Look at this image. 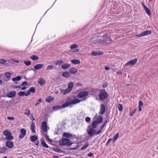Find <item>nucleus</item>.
<instances>
[{
	"mask_svg": "<svg viewBox=\"0 0 158 158\" xmlns=\"http://www.w3.org/2000/svg\"><path fill=\"white\" fill-rule=\"evenodd\" d=\"M89 145L88 142H86L85 144H84L81 148V150H85Z\"/></svg>",
	"mask_w": 158,
	"mask_h": 158,
	"instance_id": "obj_36",
	"label": "nucleus"
},
{
	"mask_svg": "<svg viewBox=\"0 0 158 158\" xmlns=\"http://www.w3.org/2000/svg\"><path fill=\"white\" fill-rule=\"evenodd\" d=\"M62 76L64 77L68 78L71 77V73L68 71L64 72L62 73Z\"/></svg>",
	"mask_w": 158,
	"mask_h": 158,
	"instance_id": "obj_20",
	"label": "nucleus"
},
{
	"mask_svg": "<svg viewBox=\"0 0 158 158\" xmlns=\"http://www.w3.org/2000/svg\"><path fill=\"white\" fill-rule=\"evenodd\" d=\"M67 107L66 102L63 103L62 106L57 105L55 106L52 107L53 111L61 110L63 108H64Z\"/></svg>",
	"mask_w": 158,
	"mask_h": 158,
	"instance_id": "obj_9",
	"label": "nucleus"
},
{
	"mask_svg": "<svg viewBox=\"0 0 158 158\" xmlns=\"http://www.w3.org/2000/svg\"><path fill=\"white\" fill-rule=\"evenodd\" d=\"M7 61L10 63H12V61H14L17 63H18L19 62L18 60H15L14 59H12L10 60H8Z\"/></svg>",
	"mask_w": 158,
	"mask_h": 158,
	"instance_id": "obj_49",
	"label": "nucleus"
},
{
	"mask_svg": "<svg viewBox=\"0 0 158 158\" xmlns=\"http://www.w3.org/2000/svg\"><path fill=\"white\" fill-rule=\"evenodd\" d=\"M70 70L69 72L71 73H71L75 74L77 72V70Z\"/></svg>",
	"mask_w": 158,
	"mask_h": 158,
	"instance_id": "obj_47",
	"label": "nucleus"
},
{
	"mask_svg": "<svg viewBox=\"0 0 158 158\" xmlns=\"http://www.w3.org/2000/svg\"><path fill=\"white\" fill-rule=\"evenodd\" d=\"M8 149L6 148L5 147H3L1 148V151L2 152H2V153L4 154V153L5 152H6V151Z\"/></svg>",
	"mask_w": 158,
	"mask_h": 158,
	"instance_id": "obj_43",
	"label": "nucleus"
},
{
	"mask_svg": "<svg viewBox=\"0 0 158 158\" xmlns=\"http://www.w3.org/2000/svg\"><path fill=\"white\" fill-rule=\"evenodd\" d=\"M139 106L141 107L143 105V103L142 101H140L139 102Z\"/></svg>",
	"mask_w": 158,
	"mask_h": 158,
	"instance_id": "obj_55",
	"label": "nucleus"
},
{
	"mask_svg": "<svg viewBox=\"0 0 158 158\" xmlns=\"http://www.w3.org/2000/svg\"><path fill=\"white\" fill-rule=\"evenodd\" d=\"M92 42L94 44H96L98 43L100 44V38L95 37L93 39H91Z\"/></svg>",
	"mask_w": 158,
	"mask_h": 158,
	"instance_id": "obj_21",
	"label": "nucleus"
},
{
	"mask_svg": "<svg viewBox=\"0 0 158 158\" xmlns=\"http://www.w3.org/2000/svg\"><path fill=\"white\" fill-rule=\"evenodd\" d=\"M108 85V83L107 82H106L103 84L102 87L103 88H106L107 86Z\"/></svg>",
	"mask_w": 158,
	"mask_h": 158,
	"instance_id": "obj_56",
	"label": "nucleus"
},
{
	"mask_svg": "<svg viewBox=\"0 0 158 158\" xmlns=\"http://www.w3.org/2000/svg\"><path fill=\"white\" fill-rule=\"evenodd\" d=\"M137 110V108H135L133 111L131 112L130 113V115L131 116H132L135 113V111Z\"/></svg>",
	"mask_w": 158,
	"mask_h": 158,
	"instance_id": "obj_48",
	"label": "nucleus"
},
{
	"mask_svg": "<svg viewBox=\"0 0 158 158\" xmlns=\"http://www.w3.org/2000/svg\"><path fill=\"white\" fill-rule=\"evenodd\" d=\"M98 124V123L94 120L93 121L91 125L88 126L89 129L87 130V133L88 135L92 132H94L95 130V129L97 127Z\"/></svg>",
	"mask_w": 158,
	"mask_h": 158,
	"instance_id": "obj_5",
	"label": "nucleus"
},
{
	"mask_svg": "<svg viewBox=\"0 0 158 158\" xmlns=\"http://www.w3.org/2000/svg\"><path fill=\"white\" fill-rule=\"evenodd\" d=\"M6 61L4 59H0V64H3L6 63Z\"/></svg>",
	"mask_w": 158,
	"mask_h": 158,
	"instance_id": "obj_53",
	"label": "nucleus"
},
{
	"mask_svg": "<svg viewBox=\"0 0 158 158\" xmlns=\"http://www.w3.org/2000/svg\"><path fill=\"white\" fill-rule=\"evenodd\" d=\"M26 130L24 128H22L20 130V134L19 136V138L20 139L23 138L26 135Z\"/></svg>",
	"mask_w": 158,
	"mask_h": 158,
	"instance_id": "obj_13",
	"label": "nucleus"
},
{
	"mask_svg": "<svg viewBox=\"0 0 158 158\" xmlns=\"http://www.w3.org/2000/svg\"><path fill=\"white\" fill-rule=\"evenodd\" d=\"M99 93L98 97L101 101H104L108 98L109 94L105 89L100 90Z\"/></svg>",
	"mask_w": 158,
	"mask_h": 158,
	"instance_id": "obj_3",
	"label": "nucleus"
},
{
	"mask_svg": "<svg viewBox=\"0 0 158 158\" xmlns=\"http://www.w3.org/2000/svg\"><path fill=\"white\" fill-rule=\"evenodd\" d=\"M137 59H134L128 62L126 64V66H132L134 65L135 64L137 61Z\"/></svg>",
	"mask_w": 158,
	"mask_h": 158,
	"instance_id": "obj_17",
	"label": "nucleus"
},
{
	"mask_svg": "<svg viewBox=\"0 0 158 158\" xmlns=\"http://www.w3.org/2000/svg\"><path fill=\"white\" fill-rule=\"evenodd\" d=\"M151 33V31L149 30H146L144 32H142L140 34L137 35V36L140 37L148 35L150 34Z\"/></svg>",
	"mask_w": 158,
	"mask_h": 158,
	"instance_id": "obj_14",
	"label": "nucleus"
},
{
	"mask_svg": "<svg viewBox=\"0 0 158 158\" xmlns=\"http://www.w3.org/2000/svg\"><path fill=\"white\" fill-rule=\"evenodd\" d=\"M76 148L75 147L74 148H70L66 149L67 150H76L77 149V148Z\"/></svg>",
	"mask_w": 158,
	"mask_h": 158,
	"instance_id": "obj_58",
	"label": "nucleus"
},
{
	"mask_svg": "<svg viewBox=\"0 0 158 158\" xmlns=\"http://www.w3.org/2000/svg\"><path fill=\"white\" fill-rule=\"evenodd\" d=\"M106 107L104 104H102L100 105V111L99 112L100 115H99L96 120H95L98 124L102 123L103 121V118L102 115H103L106 112Z\"/></svg>",
	"mask_w": 158,
	"mask_h": 158,
	"instance_id": "obj_2",
	"label": "nucleus"
},
{
	"mask_svg": "<svg viewBox=\"0 0 158 158\" xmlns=\"http://www.w3.org/2000/svg\"><path fill=\"white\" fill-rule=\"evenodd\" d=\"M38 83L40 85L42 86L46 83V82L42 77H41L39 78Z\"/></svg>",
	"mask_w": 158,
	"mask_h": 158,
	"instance_id": "obj_28",
	"label": "nucleus"
},
{
	"mask_svg": "<svg viewBox=\"0 0 158 158\" xmlns=\"http://www.w3.org/2000/svg\"><path fill=\"white\" fill-rule=\"evenodd\" d=\"M102 129H100L98 130V131H96V130H95V131L94 132H93L91 133H90V134L89 135V137H93L94 135H98L100 133H101L102 132Z\"/></svg>",
	"mask_w": 158,
	"mask_h": 158,
	"instance_id": "obj_18",
	"label": "nucleus"
},
{
	"mask_svg": "<svg viewBox=\"0 0 158 158\" xmlns=\"http://www.w3.org/2000/svg\"><path fill=\"white\" fill-rule=\"evenodd\" d=\"M54 100V98L50 96H49L46 99L45 101L48 102L50 103L53 102Z\"/></svg>",
	"mask_w": 158,
	"mask_h": 158,
	"instance_id": "obj_26",
	"label": "nucleus"
},
{
	"mask_svg": "<svg viewBox=\"0 0 158 158\" xmlns=\"http://www.w3.org/2000/svg\"><path fill=\"white\" fill-rule=\"evenodd\" d=\"M112 140V139L111 138H110L109 139L106 144V146H107L108 145L109 143L111 142Z\"/></svg>",
	"mask_w": 158,
	"mask_h": 158,
	"instance_id": "obj_51",
	"label": "nucleus"
},
{
	"mask_svg": "<svg viewBox=\"0 0 158 158\" xmlns=\"http://www.w3.org/2000/svg\"><path fill=\"white\" fill-rule=\"evenodd\" d=\"M24 64L26 65H27V66L30 65L31 64V62L29 61H28V60L25 61H24Z\"/></svg>",
	"mask_w": 158,
	"mask_h": 158,
	"instance_id": "obj_50",
	"label": "nucleus"
},
{
	"mask_svg": "<svg viewBox=\"0 0 158 158\" xmlns=\"http://www.w3.org/2000/svg\"><path fill=\"white\" fill-rule=\"evenodd\" d=\"M70 47L71 49L73 50L74 49L77 48H78V46L75 44H73L70 46Z\"/></svg>",
	"mask_w": 158,
	"mask_h": 158,
	"instance_id": "obj_39",
	"label": "nucleus"
},
{
	"mask_svg": "<svg viewBox=\"0 0 158 158\" xmlns=\"http://www.w3.org/2000/svg\"><path fill=\"white\" fill-rule=\"evenodd\" d=\"M31 119L32 120V122H33L34 120H35V118H34L33 116L32 115L31 117Z\"/></svg>",
	"mask_w": 158,
	"mask_h": 158,
	"instance_id": "obj_63",
	"label": "nucleus"
},
{
	"mask_svg": "<svg viewBox=\"0 0 158 158\" xmlns=\"http://www.w3.org/2000/svg\"><path fill=\"white\" fill-rule=\"evenodd\" d=\"M108 119L107 118L105 120L104 122L103 123L102 125L100 127V129H103L104 127L106 126V124L108 123Z\"/></svg>",
	"mask_w": 158,
	"mask_h": 158,
	"instance_id": "obj_34",
	"label": "nucleus"
},
{
	"mask_svg": "<svg viewBox=\"0 0 158 158\" xmlns=\"http://www.w3.org/2000/svg\"><path fill=\"white\" fill-rule=\"evenodd\" d=\"M44 65L42 64H38L34 66L35 69H39L42 68Z\"/></svg>",
	"mask_w": 158,
	"mask_h": 158,
	"instance_id": "obj_32",
	"label": "nucleus"
},
{
	"mask_svg": "<svg viewBox=\"0 0 158 158\" xmlns=\"http://www.w3.org/2000/svg\"><path fill=\"white\" fill-rule=\"evenodd\" d=\"M77 85L78 86H81L82 85V84H81V83H80V82H78L77 84Z\"/></svg>",
	"mask_w": 158,
	"mask_h": 158,
	"instance_id": "obj_64",
	"label": "nucleus"
},
{
	"mask_svg": "<svg viewBox=\"0 0 158 158\" xmlns=\"http://www.w3.org/2000/svg\"><path fill=\"white\" fill-rule=\"evenodd\" d=\"M63 62L61 60H59L55 62V64L56 65H59L61 64Z\"/></svg>",
	"mask_w": 158,
	"mask_h": 158,
	"instance_id": "obj_46",
	"label": "nucleus"
},
{
	"mask_svg": "<svg viewBox=\"0 0 158 158\" xmlns=\"http://www.w3.org/2000/svg\"><path fill=\"white\" fill-rule=\"evenodd\" d=\"M30 58L33 60H36L39 59V58L38 57H37L36 56L34 55H33L32 56L30 57Z\"/></svg>",
	"mask_w": 158,
	"mask_h": 158,
	"instance_id": "obj_44",
	"label": "nucleus"
},
{
	"mask_svg": "<svg viewBox=\"0 0 158 158\" xmlns=\"http://www.w3.org/2000/svg\"><path fill=\"white\" fill-rule=\"evenodd\" d=\"M28 85V83L27 81H24L21 84V86H27Z\"/></svg>",
	"mask_w": 158,
	"mask_h": 158,
	"instance_id": "obj_45",
	"label": "nucleus"
},
{
	"mask_svg": "<svg viewBox=\"0 0 158 158\" xmlns=\"http://www.w3.org/2000/svg\"><path fill=\"white\" fill-rule=\"evenodd\" d=\"M36 91V89L34 87H31L27 91V92L28 96H29L31 93H35Z\"/></svg>",
	"mask_w": 158,
	"mask_h": 158,
	"instance_id": "obj_23",
	"label": "nucleus"
},
{
	"mask_svg": "<svg viewBox=\"0 0 158 158\" xmlns=\"http://www.w3.org/2000/svg\"><path fill=\"white\" fill-rule=\"evenodd\" d=\"M72 90L67 88L66 89L64 90L63 92V94L64 95H65L67 94H68Z\"/></svg>",
	"mask_w": 158,
	"mask_h": 158,
	"instance_id": "obj_37",
	"label": "nucleus"
},
{
	"mask_svg": "<svg viewBox=\"0 0 158 158\" xmlns=\"http://www.w3.org/2000/svg\"><path fill=\"white\" fill-rule=\"evenodd\" d=\"M6 146L7 147L9 148H12L14 146V143L11 140H8L6 142Z\"/></svg>",
	"mask_w": 158,
	"mask_h": 158,
	"instance_id": "obj_15",
	"label": "nucleus"
},
{
	"mask_svg": "<svg viewBox=\"0 0 158 158\" xmlns=\"http://www.w3.org/2000/svg\"><path fill=\"white\" fill-rule=\"evenodd\" d=\"M100 44H104L109 43L111 41L110 35L107 34L103 35L102 38H100Z\"/></svg>",
	"mask_w": 158,
	"mask_h": 158,
	"instance_id": "obj_6",
	"label": "nucleus"
},
{
	"mask_svg": "<svg viewBox=\"0 0 158 158\" xmlns=\"http://www.w3.org/2000/svg\"><path fill=\"white\" fill-rule=\"evenodd\" d=\"M41 128L44 132H47L48 130L49 129V127L47 126V123L46 121H44L41 124Z\"/></svg>",
	"mask_w": 158,
	"mask_h": 158,
	"instance_id": "obj_10",
	"label": "nucleus"
},
{
	"mask_svg": "<svg viewBox=\"0 0 158 158\" xmlns=\"http://www.w3.org/2000/svg\"><path fill=\"white\" fill-rule=\"evenodd\" d=\"M116 73L117 75H122V73L121 71H118L116 72Z\"/></svg>",
	"mask_w": 158,
	"mask_h": 158,
	"instance_id": "obj_61",
	"label": "nucleus"
},
{
	"mask_svg": "<svg viewBox=\"0 0 158 158\" xmlns=\"http://www.w3.org/2000/svg\"><path fill=\"white\" fill-rule=\"evenodd\" d=\"M118 110L120 111H123V105L122 104H119L118 106Z\"/></svg>",
	"mask_w": 158,
	"mask_h": 158,
	"instance_id": "obj_40",
	"label": "nucleus"
},
{
	"mask_svg": "<svg viewBox=\"0 0 158 158\" xmlns=\"http://www.w3.org/2000/svg\"><path fill=\"white\" fill-rule=\"evenodd\" d=\"M53 151H55V152H58L59 153L61 152V149H60L59 148H56L55 147H53Z\"/></svg>",
	"mask_w": 158,
	"mask_h": 158,
	"instance_id": "obj_41",
	"label": "nucleus"
},
{
	"mask_svg": "<svg viewBox=\"0 0 158 158\" xmlns=\"http://www.w3.org/2000/svg\"><path fill=\"white\" fill-rule=\"evenodd\" d=\"M100 90L99 89L92 88L90 89V91L91 93L90 95L97 96L98 95V93H99Z\"/></svg>",
	"mask_w": 158,
	"mask_h": 158,
	"instance_id": "obj_12",
	"label": "nucleus"
},
{
	"mask_svg": "<svg viewBox=\"0 0 158 158\" xmlns=\"http://www.w3.org/2000/svg\"><path fill=\"white\" fill-rule=\"evenodd\" d=\"M74 86V83L73 82H71L69 83L68 85V88L72 90Z\"/></svg>",
	"mask_w": 158,
	"mask_h": 158,
	"instance_id": "obj_31",
	"label": "nucleus"
},
{
	"mask_svg": "<svg viewBox=\"0 0 158 158\" xmlns=\"http://www.w3.org/2000/svg\"><path fill=\"white\" fill-rule=\"evenodd\" d=\"M40 142L41 145L43 147L46 148H49V146L46 143L43 137H42L40 139Z\"/></svg>",
	"mask_w": 158,
	"mask_h": 158,
	"instance_id": "obj_19",
	"label": "nucleus"
},
{
	"mask_svg": "<svg viewBox=\"0 0 158 158\" xmlns=\"http://www.w3.org/2000/svg\"><path fill=\"white\" fill-rule=\"evenodd\" d=\"M53 68V67L52 65H48L47 67V69H52Z\"/></svg>",
	"mask_w": 158,
	"mask_h": 158,
	"instance_id": "obj_60",
	"label": "nucleus"
},
{
	"mask_svg": "<svg viewBox=\"0 0 158 158\" xmlns=\"http://www.w3.org/2000/svg\"><path fill=\"white\" fill-rule=\"evenodd\" d=\"M35 141V144L37 146H38L39 143V141L37 140Z\"/></svg>",
	"mask_w": 158,
	"mask_h": 158,
	"instance_id": "obj_59",
	"label": "nucleus"
},
{
	"mask_svg": "<svg viewBox=\"0 0 158 158\" xmlns=\"http://www.w3.org/2000/svg\"><path fill=\"white\" fill-rule=\"evenodd\" d=\"M35 125L33 122H32L30 126V129L32 132L35 133L36 131L35 130Z\"/></svg>",
	"mask_w": 158,
	"mask_h": 158,
	"instance_id": "obj_25",
	"label": "nucleus"
},
{
	"mask_svg": "<svg viewBox=\"0 0 158 158\" xmlns=\"http://www.w3.org/2000/svg\"><path fill=\"white\" fill-rule=\"evenodd\" d=\"M81 101V100L78 98H75L73 99L71 97H69L68 98V99L65 102L67 107H68L71 105L76 104L79 103Z\"/></svg>",
	"mask_w": 158,
	"mask_h": 158,
	"instance_id": "obj_4",
	"label": "nucleus"
},
{
	"mask_svg": "<svg viewBox=\"0 0 158 158\" xmlns=\"http://www.w3.org/2000/svg\"><path fill=\"white\" fill-rule=\"evenodd\" d=\"M21 85H17V86H15L14 87V88L16 89L20 88H21Z\"/></svg>",
	"mask_w": 158,
	"mask_h": 158,
	"instance_id": "obj_62",
	"label": "nucleus"
},
{
	"mask_svg": "<svg viewBox=\"0 0 158 158\" xmlns=\"http://www.w3.org/2000/svg\"><path fill=\"white\" fill-rule=\"evenodd\" d=\"M16 95V92L15 91L13 90L7 93L6 95L5 96H3V97H8L10 98H12L15 97Z\"/></svg>",
	"mask_w": 158,
	"mask_h": 158,
	"instance_id": "obj_11",
	"label": "nucleus"
},
{
	"mask_svg": "<svg viewBox=\"0 0 158 158\" xmlns=\"http://www.w3.org/2000/svg\"><path fill=\"white\" fill-rule=\"evenodd\" d=\"M11 75V73L9 72H6L4 74V76L6 78V79L5 78V77H4V80H3V81H6L10 79V77Z\"/></svg>",
	"mask_w": 158,
	"mask_h": 158,
	"instance_id": "obj_16",
	"label": "nucleus"
},
{
	"mask_svg": "<svg viewBox=\"0 0 158 158\" xmlns=\"http://www.w3.org/2000/svg\"><path fill=\"white\" fill-rule=\"evenodd\" d=\"M85 120L88 123L91 120V118H90L88 117L85 118Z\"/></svg>",
	"mask_w": 158,
	"mask_h": 158,
	"instance_id": "obj_54",
	"label": "nucleus"
},
{
	"mask_svg": "<svg viewBox=\"0 0 158 158\" xmlns=\"http://www.w3.org/2000/svg\"><path fill=\"white\" fill-rule=\"evenodd\" d=\"M3 135L5 136V139L7 140H12L14 137L12 135L11 133L7 130H5L3 132Z\"/></svg>",
	"mask_w": 158,
	"mask_h": 158,
	"instance_id": "obj_8",
	"label": "nucleus"
},
{
	"mask_svg": "<svg viewBox=\"0 0 158 158\" xmlns=\"http://www.w3.org/2000/svg\"><path fill=\"white\" fill-rule=\"evenodd\" d=\"M71 61L72 63L75 64H78L80 63V61L78 60L72 59Z\"/></svg>",
	"mask_w": 158,
	"mask_h": 158,
	"instance_id": "obj_33",
	"label": "nucleus"
},
{
	"mask_svg": "<svg viewBox=\"0 0 158 158\" xmlns=\"http://www.w3.org/2000/svg\"><path fill=\"white\" fill-rule=\"evenodd\" d=\"M70 66V64H69L66 63L62 66V68L63 69L69 68Z\"/></svg>",
	"mask_w": 158,
	"mask_h": 158,
	"instance_id": "obj_35",
	"label": "nucleus"
},
{
	"mask_svg": "<svg viewBox=\"0 0 158 158\" xmlns=\"http://www.w3.org/2000/svg\"><path fill=\"white\" fill-rule=\"evenodd\" d=\"M25 110L26 112L24 113L25 115H28L30 114V111L28 109L26 108L25 109Z\"/></svg>",
	"mask_w": 158,
	"mask_h": 158,
	"instance_id": "obj_42",
	"label": "nucleus"
},
{
	"mask_svg": "<svg viewBox=\"0 0 158 158\" xmlns=\"http://www.w3.org/2000/svg\"><path fill=\"white\" fill-rule=\"evenodd\" d=\"M30 139L32 142L35 143V141L38 139V137L36 135H32L30 136Z\"/></svg>",
	"mask_w": 158,
	"mask_h": 158,
	"instance_id": "obj_22",
	"label": "nucleus"
},
{
	"mask_svg": "<svg viewBox=\"0 0 158 158\" xmlns=\"http://www.w3.org/2000/svg\"><path fill=\"white\" fill-rule=\"evenodd\" d=\"M103 53V52L102 51H93L92 53L91 54L93 56H96L98 55H100L102 54Z\"/></svg>",
	"mask_w": 158,
	"mask_h": 158,
	"instance_id": "obj_27",
	"label": "nucleus"
},
{
	"mask_svg": "<svg viewBox=\"0 0 158 158\" xmlns=\"http://www.w3.org/2000/svg\"><path fill=\"white\" fill-rule=\"evenodd\" d=\"M89 94V92L87 91H83L80 92L77 96V97L81 98H83L81 100H85L87 99L86 97Z\"/></svg>",
	"mask_w": 158,
	"mask_h": 158,
	"instance_id": "obj_7",
	"label": "nucleus"
},
{
	"mask_svg": "<svg viewBox=\"0 0 158 158\" xmlns=\"http://www.w3.org/2000/svg\"><path fill=\"white\" fill-rule=\"evenodd\" d=\"M87 156L89 157H92L93 156V154L92 152H90L87 154Z\"/></svg>",
	"mask_w": 158,
	"mask_h": 158,
	"instance_id": "obj_57",
	"label": "nucleus"
},
{
	"mask_svg": "<svg viewBox=\"0 0 158 158\" xmlns=\"http://www.w3.org/2000/svg\"><path fill=\"white\" fill-rule=\"evenodd\" d=\"M22 78L21 76H18L15 77L13 78L12 81H20Z\"/></svg>",
	"mask_w": 158,
	"mask_h": 158,
	"instance_id": "obj_30",
	"label": "nucleus"
},
{
	"mask_svg": "<svg viewBox=\"0 0 158 158\" xmlns=\"http://www.w3.org/2000/svg\"><path fill=\"white\" fill-rule=\"evenodd\" d=\"M7 118L10 120H13L15 119V118L12 116H8L7 117Z\"/></svg>",
	"mask_w": 158,
	"mask_h": 158,
	"instance_id": "obj_52",
	"label": "nucleus"
},
{
	"mask_svg": "<svg viewBox=\"0 0 158 158\" xmlns=\"http://www.w3.org/2000/svg\"><path fill=\"white\" fill-rule=\"evenodd\" d=\"M119 134L118 133H117L114 136L113 139V142H114L116 141L118 137Z\"/></svg>",
	"mask_w": 158,
	"mask_h": 158,
	"instance_id": "obj_38",
	"label": "nucleus"
},
{
	"mask_svg": "<svg viewBox=\"0 0 158 158\" xmlns=\"http://www.w3.org/2000/svg\"><path fill=\"white\" fill-rule=\"evenodd\" d=\"M142 5H143V7L144 9L145 12L147 13V14L148 15H150V11L149 9L144 5V4L142 2Z\"/></svg>",
	"mask_w": 158,
	"mask_h": 158,
	"instance_id": "obj_24",
	"label": "nucleus"
},
{
	"mask_svg": "<svg viewBox=\"0 0 158 158\" xmlns=\"http://www.w3.org/2000/svg\"><path fill=\"white\" fill-rule=\"evenodd\" d=\"M18 95L19 96H28L27 92L26 93L25 91H21L18 93Z\"/></svg>",
	"mask_w": 158,
	"mask_h": 158,
	"instance_id": "obj_29",
	"label": "nucleus"
},
{
	"mask_svg": "<svg viewBox=\"0 0 158 158\" xmlns=\"http://www.w3.org/2000/svg\"><path fill=\"white\" fill-rule=\"evenodd\" d=\"M63 136L65 137L61 138L59 142V144L61 146H71L74 143V142L70 141L69 138L73 136L72 134L68 132H64L63 134Z\"/></svg>",
	"mask_w": 158,
	"mask_h": 158,
	"instance_id": "obj_1",
	"label": "nucleus"
}]
</instances>
